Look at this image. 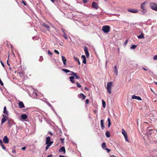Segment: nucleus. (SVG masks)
Instances as JSON below:
<instances>
[{
  "label": "nucleus",
  "instance_id": "6",
  "mask_svg": "<svg viewBox=\"0 0 157 157\" xmlns=\"http://www.w3.org/2000/svg\"><path fill=\"white\" fill-rule=\"evenodd\" d=\"M84 52L87 58L89 56V53L88 51V48L86 46H85L83 47Z\"/></svg>",
  "mask_w": 157,
  "mask_h": 157
},
{
  "label": "nucleus",
  "instance_id": "45",
  "mask_svg": "<svg viewBox=\"0 0 157 157\" xmlns=\"http://www.w3.org/2000/svg\"><path fill=\"white\" fill-rule=\"evenodd\" d=\"M48 54L49 55H50L51 56H52V53L51 52H50L49 51V50L48 51Z\"/></svg>",
  "mask_w": 157,
  "mask_h": 157
},
{
  "label": "nucleus",
  "instance_id": "1",
  "mask_svg": "<svg viewBox=\"0 0 157 157\" xmlns=\"http://www.w3.org/2000/svg\"><path fill=\"white\" fill-rule=\"evenodd\" d=\"M112 86V82H110L107 84L106 88L110 94L111 93Z\"/></svg>",
  "mask_w": 157,
  "mask_h": 157
},
{
  "label": "nucleus",
  "instance_id": "43",
  "mask_svg": "<svg viewBox=\"0 0 157 157\" xmlns=\"http://www.w3.org/2000/svg\"><path fill=\"white\" fill-rule=\"evenodd\" d=\"M21 2V3H23L25 6L26 5V2L24 1H22Z\"/></svg>",
  "mask_w": 157,
  "mask_h": 157
},
{
  "label": "nucleus",
  "instance_id": "29",
  "mask_svg": "<svg viewBox=\"0 0 157 157\" xmlns=\"http://www.w3.org/2000/svg\"><path fill=\"white\" fill-rule=\"evenodd\" d=\"M62 71H64V72H66V73H67L68 72H71V71L70 70L66 69H62Z\"/></svg>",
  "mask_w": 157,
  "mask_h": 157
},
{
  "label": "nucleus",
  "instance_id": "40",
  "mask_svg": "<svg viewBox=\"0 0 157 157\" xmlns=\"http://www.w3.org/2000/svg\"><path fill=\"white\" fill-rule=\"evenodd\" d=\"M19 74H20V76L21 77L23 75V73L22 72H20V73H19Z\"/></svg>",
  "mask_w": 157,
  "mask_h": 157
},
{
  "label": "nucleus",
  "instance_id": "35",
  "mask_svg": "<svg viewBox=\"0 0 157 157\" xmlns=\"http://www.w3.org/2000/svg\"><path fill=\"white\" fill-rule=\"evenodd\" d=\"M137 46V45H132V46L131 47V49H135V48H136Z\"/></svg>",
  "mask_w": 157,
  "mask_h": 157
},
{
  "label": "nucleus",
  "instance_id": "12",
  "mask_svg": "<svg viewBox=\"0 0 157 157\" xmlns=\"http://www.w3.org/2000/svg\"><path fill=\"white\" fill-rule=\"evenodd\" d=\"M132 99H136L140 101L142 100V99L139 96H137L135 95H133L132 96Z\"/></svg>",
  "mask_w": 157,
  "mask_h": 157
},
{
  "label": "nucleus",
  "instance_id": "30",
  "mask_svg": "<svg viewBox=\"0 0 157 157\" xmlns=\"http://www.w3.org/2000/svg\"><path fill=\"white\" fill-rule=\"evenodd\" d=\"M102 105H103V107L104 108H105L106 106V103H105V101L103 100H102Z\"/></svg>",
  "mask_w": 157,
  "mask_h": 157
},
{
  "label": "nucleus",
  "instance_id": "23",
  "mask_svg": "<svg viewBox=\"0 0 157 157\" xmlns=\"http://www.w3.org/2000/svg\"><path fill=\"white\" fill-rule=\"evenodd\" d=\"M3 113L6 115H8V112L6 110V106H4V108Z\"/></svg>",
  "mask_w": 157,
  "mask_h": 157
},
{
  "label": "nucleus",
  "instance_id": "36",
  "mask_svg": "<svg viewBox=\"0 0 157 157\" xmlns=\"http://www.w3.org/2000/svg\"><path fill=\"white\" fill-rule=\"evenodd\" d=\"M64 138H61L60 139V140H61V141L62 143L63 144H64Z\"/></svg>",
  "mask_w": 157,
  "mask_h": 157
},
{
  "label": "nucleus",
  "instance_id": "34",
  "mask_svg": "<svg viewBox=\"0 0 157 157\" xmlns=\"http://www.w3.org/2000/svg\"><path fill=\"white\" fill-rule=\"evenodd\" d=\"M76 86L78 88H80L81 87V85L78 83V82H76Z\"/></svg>",
  "mask_w": 157,
  "mask_h": 157
},
{
  "label": "nucleus",
  "instance_id": "20",
  "mask_svg": "<svg viewBox=\"0 0 157 157\" xmlns=\"http://www.w3.org/2000/svg\"><path fill=\"white\" fill-rule=\"evenodd\" d=\"M114 72L115 74L117 75H118V70L117 69V67L116 66H115L114 67Z\"/></svg>",
  "mask_w": 157,
  "mask_h": 157
},
{
  "label": "nucleus",
  "instance_id": "59",
  "mask_svg": "<svg viewBox=\"0 0 157 157\" xmlns=\"http://www.w3.org/2000/svg\"><path fill=\"white\" fill-rule=\"evenodd\" d=\"M62 32H63V34H64V33H65V32H64V30L63 29H62Z\"/></svg>",
  "mask_w": 157,
  "mask_h": 157
},
{
  "label": "nucleus",
  "instance_id": "19",
  "mask_svg": "<svg viewBox=\"0 0 157 157\" xmlns=\"http://www.w3.org/2000/svg\"><path fill=\"white\" fill-rule=\"evenodd\" d=\"M21 118L23 120H25L28 117L25 114H23L21 115Z\"/></svg>",
  "mask_w": 157,
  "mask_h": 157
},
{
  "label": "nucleus",
  "instance_id": "55",
  "mask_svg": "<svg viewBox=\"0 0 157 157\" xmlns=\"http://www.w3.org/2000/svg\"><path fill=\"white\" fill-rule=\"evenodd\" d=\"M3 144L2 140H0V145Z\"/></svg>",
  "mask_w": 157,
  "mask_h": 157
},
{
  "label": "nucleus",
  "instance_id": "4",
  "mask_svg": "<svg viewBox=\"0 0 157 157\" xmlns=\"http://www.w3.org/2000/svg\"><path fill=\"white\" fill-rule=\"evenodd\" d=\"M122 133L124 135L125 140L128 142H129L127 133L126 131L123 128L122 129Z\"/></svg>",
  "mask_w": 157,
  "mask_h": 157
},
{
  "label": "nucleus",
  "instance_id": "39",
  "mask_svg": "<svg viewBox=\"0 0 157 157\" xmlns=\"http://www.w3.org/2000/svg\"><path fill=\"white\" fill-rule=\"evenodd\" d=\"M153 59L154 60H156L157 59V55L155 56L153 58Z\"/></svg>",
  "mask_w": 157,
  "mask_h": 157
},
{
  "label": "nucleus",
  "instance_id": "63",
  "mask_svg": "<svg viewBox=\"0 0 157 157\" xmlns=\"http://www.w3.org/2000/svg\"><path fill=\"white\" fill-rule=\"evenodd\" d=\"M157 85V82H154Z\"/></svg>",
  "mask_w": 157,
  "mask_h": 157
},
{
  "label": "nucleus",
  "instance_id": "17",
  "mask_svg": "<svg viewBox=\"0 0 157 157\" xmlns=\"http://www.w3.org/2000/svg\"><path fill=\"white\" fill-rule=\"evenodd\" d=\"M101 129H104L105 128V126L104 124V120H101Z\"/></svg>",
  "mask_w": 157,
  "mask_h": 157
},
{
  "label": "nucleus",
  "instance_id": "51",
  "mask_svg": "<svg viewBox=\"0 0 157 157\" xmlns=\"http://www.w3.org/2000/svg\"><path fill=\"white\" fill-rule=\"evenodd\" d=\"M26 148V147H23L22 148V149L23 150H25V149Z\"/></svg>",
  "mask_w": 157,
  "mask_h": 157
},
{
  "label": "nucleus",
  "instance_id": "49",
  "mask_svg": "<svg viewBox=\"0 0 157 157\" xmlns=\"http://www.w3.org/2000/svg\"><path fill=\"white\" fill-rule=\"evenodd\" d=\"M12 153H16V151L15 149H13L12 151Z\"/></svg>",
  "mask_w": 157,
  "mask_h": 157
},
{
  "label": "nucleus",
  "instance_id": "16",
  "mask_svg": "<svg viewBox=\"0 0 157 157\" xmlns=\"http://www.w3.org/2000/svg\"><path fill=\"white\" fill-rule=\"evenodd\" d=\"M82 58L83 59L82 63L84 64H86V59L85 55H82L81 56Z\"/></svg>",
  "mask_w": 157,
  "mask_h": 157
},
{
  "label": "nucleus",
  "instance_id": "11",
  "mask_svg": "<svg viewBox=\"0 0 157 157\" xmlns=\"http://www.w3.org/2000/svg\"><path fill=\"white\" fill-rule=\"evenodd\" d=\"M3 141L5 144H7L9 143V140L7 136H6L4 137Z\"/></svg>",
  "mask_w": 157,
  "mask_h": 157
},
{
  "label": "nucleus",
  "instance_id": "25",
  "mask_svg": "<svg viewBox=\"0 0 157 157\" xmlns=\"http://www.w3.org/2000/svg\"><path fill=\"white\" fill-rule=\"evenodd\" d=\"M80 98L82 99V100H84L86 98V96L84 95V94L82 93H81L80 94Z\"/></svg>",
  "mask_w": 157,
  "mask_h": 157
},
{
  "label": "nucleus",
  "instance_id": "26",
  "mask_svg": "<svg viewBox=\"0 0 157 157\" xmlns=\"http://www.w3.org/2000/svg\"><path fill=\"white\" fill-rule=\"evenodd\" d=\"M101 147L103 149H105L106 148L105 143L104 142L102 143L101 145Z\"/></svg>",
  "mask_w": 157,
  "mask_h": 157
},
{
  "label": "nucleus",
  "instance_id": "32",
  "mask_svg": "<svg viewBox=\"0 0 157 157\" xmlns=\"http://www.w3.org/2000/svg\"><path fill=\"white\" fill-rule=\"evenodd\" d=\"M47 145L46 147V151H47L49 148V147L51 145V143L47 144Z\"/></svg>",
  "mask_w": 157,
  "mask_h": 157
},
{
  "label": "nucleus",
  "instance_id": "24",
  "mask_svg": "<svg viewBox=\"0 0 157 157\" xmlns=\"http://www.w3.org/2000/svg\"><path fill=\"white\" fill-rule=\"evenodd\" d=\"M139 39H142L144 38V35L143 33H142L140 35L138 36Z\"/></svg>",
  "mask_w": 157,
  "mask_h": 157
},
{
  "label": "nucleus",
  "instance_id": "48",
  "mask_svg": "<svg viewBox=\"0 0 157 157\" xmlns=\"http://www.w3.org/2000/svg\"><path fill=\"white\" fill-rule=\"evenodd\" d=\"M27 109H28L27 108H25V109H23L22 110L24 112H26V111H27Z\"/></svg>",
  "mask_w": 157,
  "mask_h": 157
},
{
  "label": "nucleus",
  "instance_id": "5",
  "mask_svg": "<svg viewBox=\"0 0 157 157\" xmlns=\"http://www.w3.org/2000/svg\"><path fill=\"white\" fill-rule=\"evenodd\" d=\"M150 6L152 10L157 11V5L155 3H151L150 4Z\"/></svg>",
  "mask_w": 157,
  "mask_h": 157
},
{
  "label": "nucleus",
  "instance_id": "60",
  "mask_svg": "<svg viewBox=\"0 0 157 157\" xmlns=\"http://www.w3.org/2000/svg\"><path fill=\"white\" fill-rule=\"evenodd\" d=\"M78 65H80V62L79 61V60L78 61Z\"/></svg>",
  "mask_w": 157,
  "mask_h": 157
},
{
  "label": "nucleus",
  "instance_id": "58",
  "mask_svg": "<svg viewBox=\"0 0 157 157\" xmlns=\"http://www.w3.org/2000/svg\"><path fill=\"white\" fill-rule=\"evenodd\" d=\"M59 157H66L64 156H63V155H59Z\"/></svg>",
  "mask_w": 157,
  "mask_h": 157
},
{
  "label": "nucleus",
  "instance_id": "9",
  "mask_svg": "<svg viewBox=\"0 0 157 157\" xmlns=\"http://www.w3.org/2000/svg\"><path fill=\"white\" fill-rule=\"evenodd\" d=\"M18 107L19 108H20V109L25 107V105H24L22 101H20L19 102Z\"/></svg>",
  "mask_w": 157,
  "mask_h": 157
},
{
  "label": "nucleus",
  "instance_id": "57",
  "mask_svg": "<svg viewBox=\"0 0 157 157\" xmlns=\"http://www.w3.org/2000/svg\"><path fill=\"white\" fill-rule=\"evenodd\" d=\"M142 69H143L144 70H145V71H147V70L146 69V68H144V67H143V68H142Z\"/></svg>",
  "mask_w": 157,
  "mask_h": 157
},
{
  "label": "nucleus",
  "instance_id": "21",
  "mask_svg": "<svg viewBox=\"0 0 157 157\" xmlns=\"http://www.w3.org/2000/svg\"><path fill=\"white\" fill-rule=\"evenodd\" d=\"M150 127H147V131H148V132L149 133V134L151 135V133H150V132L154 130V129L153 128H150Z\"/></svg>",
  "mask_w": 157,
  "mask_h": 157
},
{
  "label": "nucleus",
  "instance_id": "53",
  "mask_svg": "<svg viewBox=\"0 0 157 157\" xmlns=\"http://www.w3.org/2000/svg\"><path fill=\"white\" fill-rule=\"evenodd\" d=\"M128 43V40H126V41L124 43V44H126Z\"/></svg>",
  "mask_w": 157,
  "mask_h": 157
},
{
  "label": "nucleus",
  "instance_id": "62",
  "mask_svg": "<svg viewBox=\"0 0 157 157\" xmlns=\"http://www.w3.org/2000/svg\"><path fill=\"white\" fill-rule=\"evenodd\" d=\"M151 91L152 92H153V93H154V91H153V90H152V89H151Z\"/></svg>",
  "mask_w": 157,
  "mask_h": 157
},
{
  "label": "nucleus",
  "instance_id": "22",
  "mask_svg": "<svg viewBox=\"0 0 157 157\" xmlns=\"http://www.w3.org/2000/svg\"><path fill=\"white\" fill-rule=\"evenodd\" d=\"M43 25L44 27L47 28L48 29V31H49V29L50 28V27L48 24L45 23H43Z\"/></svg>",
  "mask_w": 157,
  "mask_h": 157
},
{
  "label": "nucleus",
  "instance_id": "7",
  "mask_svg": "<svg viewBox=\"0 0 157 157\" xmlns=\"http://www.w3.org/2000/svg\"><path fill=\"white\" fill-rule=\"evenodd\" d=\"M92 7L95 10H97L98 8V6L97 3L93 2L92 4Z\"/></svg>",
  "mask_w": 157,
  "mask_h": 157
},
{
  "label": "nucleus",
  "instance_id": "64",
  "mask_svg": "<svg viewBox=\"0 0 157 157\" xmlns=\"http://www.w3.org/2000/svg\"><path fill=\"white\" fill-rule=\"evenodd\" d=\"M52 1V2L53 3H54V1H53V0H52V1Z\"/></svg>",
  "mask_w": 157,
  "mask_h": 157
},
{
  "label": "nucleus",
  "instance_id": "52",
  "mask_svg": "<svg viewBox=\"0 0 157 157\" xmlns=\"http://www.w3.org/2000/svg\"><path fill=\"white\" fill-rule=\"evenodd\" d=\"M48 133L50 134L51 135H53V134L51 132H48Z\"/></svg>",
  "mask_w": 157,
  "mask_h": 157
},
{
  "label": "nucleus",
  "instance_id": "42",
  "mask_svg": "<svg viewBox=\"0 0 157 157\" xmlns=\"http://www.w3.org/2000/svg\"><path fill=\"white\" fill-rule=\"evenodd\" d=\"M9 55L8 56V59L7 60V64L9 66L10 65V64L9 63Z\"/></svg>",
  "mask_w": 157,
  "mask_h": 157
},
{
  "label": "nucleus",
  "instance_id": "38",
  "mask_svg": "<svg viewBox=\"0 0 157 157\" xmlns=\"http://www.w3.org/2000/svg\"><path fill=\"white\" fill-rule=\"evenodd\" d=\"M54 52L56 53H57L58 54H59V52L57 50H54Z\"/></svg>",
  "mask_w": 157,
  "mask_h": 157
},
{
  "label": "nucleus",
  "instance_id": "10",
  "mask_svg": "<svg viewBox=\"0 0 157 157\" xmlns=\"http://www.w3.org/2000/svg\"><path fill=\"white\" fill-rule=\"evenodd\" d=\"M128 11L131 13H137L138 12V10L137 9H128Z\"/></svg>",
  "mask_w": 157,
  "mask_h": 157
},
{
  "label": "nucleus",
  "instance_id": "31",
  "mask_svg": "<svg viewBox=\"0 0 157 157\" xmlns=\"http://www.w3.org/2000/svg\"><path fill=\"white\" fill-rule=\"evenodd\" d=\"M63 36L65 39H67L68 38L67 35V34L65 33H64V34H63Z\"/></svg>",
  "mask_w": 157,
  "mask_h": 157
},
{
  "label": "nucleus",
  "instance_id": "47",
  "mask_svg": "<svg viewBox=\"0 0 157 157\" xmlns=\"http://www.w3.org/2000/svg\"><path fill=\"white\" fill-rule=\"evenodd\" d=\"M70 72L71 73L69 74L70 75H73V73H75V72H72V71H71V72Z\"/></svg>",
  "mask_w": 157,
  "mask_h": 157
},
{
  "label": "nucleus",
  "instance_id": "27",
  "mask_svg": "<svg viewBox=\"0 0 157 157\" xmlns=\"http://www.w3.org/2000/svg\"><path fill=\"white\" fill-rule=\"evenodd\" d=\"M73 75L75 76V79H78L80 78V77L76 73H73Z\"/></svg>",
  "mask_w": 157,
  "mask_h": 157
},
{
  "label": "nucleus",
  "instance_id": "33",
  "mask_svg": "<svg viewBox=\"0 0 157 157\" xmlns=\"http://www.w3.org/2000/svg\"><path fill=\"white\" fill-rule=\"evenodd\" d=\"M108 126L109 127L111 125V121H110V119H109V118H108Z\"/></svg>",
  "mask_w": 157,
  "mask_h": 157
},
{
  "label": "nucleus",
  "instance_id": "8",
  "mask_svg": "<svg viewBox=\"0 0 157 157\" xmlns=\"http://www.w3.org/2000/svg\"><path fill=\"white\" fill-rule=\"evenodd\" d=\"M53 142L51 141L50 140V138L49 136L46 137V144H48L51 143V144L53 143Z\"/></svg>",
  "mask_w": 157,
  "mask_h": 157
},
{
  "label": "nucleus",
  "instance_id": "3",
  "mask_svg": "<svg viewBox=\"0 0 157 157\" xmlns=\"http://www.w3.org/2000/svg\"><path fill=\"white\" fill-rule=\"evenodd\" d=\"M110 29V27L108 25H105L102 27V30L105 33H108Z\"/></svg>",
  "mask_w": 157,
  "mask_h": 157
},
{
  "label": "nucleus",
  "instance_id": "50",
  "mask_svg": "<svg viewBox=\"0 0 157 157\" xmlns=\"http://www.w3.org/2000/svg\"><path fill=\"white\" fill-rule=\"evenodd\" d=\"M0 62L2 64V66H3V67H4V63H2V61H0Z\"/></svg>",
  "mask_w": 157,
  "mask_h": 157
},
{
  "label": "nucleus",
  "instance_id": "28",
  "mask_svg": "<svg viewBox=\"0 0 157 157\" xmlns=\"http://www.w3.org/2000/svg\"><path fill=\"white\" fill-rule=\"evenodd\" d=\"M105 135L107 137H110V135L109 132L107 131L105 132Z\"/></svg>",
  "mask_w": 157,
  "mask_h": 157
},
{
  "label": "nucleus",
  "instance_id": "13",
  "mask_svg": "<svg viewBox=\"0 0 157 157\" xmlns=\"http://www.w3.org/2000/svg\"><path fill=\"white\" fill-rule=\"evenodd\" d=\"M59 152H63V154H65L66 152V150L64 147H61L59 150Z\"/></svg>",
  "mask_w": 157,
  "mask_h": 157
},
{
  "label": "nucleus",
  "instance_id": "61",
  "mask_svg": "<svg viewBox=\"0 0 157 157\" xmlns=\"http://www.w3.org/2000/svg\"><path fill=\"white\" fill-rule=\"evenodd\" d=\"M85 89L86 90H88V89L86 87H85Z\"/></svg>",
  "mask_w": 157,
  "mask_h": 157
},
{
  "label": "nucleus",
  "instance_id": "56",
  "mask_svg": "<svg viewBox=\"0 0 157 157\" xmlns=\"http://www.w3.org/2000/svg\"><path fill=\"white\" fill-rule=\"evenodd\" d=\"M52 157V155H50L47 156V157Z\"/></svg>",
  "mask_w": 157,
  "mask_h": 157
},
{
  "label": "nucleus",
  "instance_id": "46",
  "mask_svg": "<svg viewBox=\"0 0 157 157\" xmlns=\"http://www.w3.org/2000/svg\"><path fill=\"white\" fill-rule=\"evenodd\" d=\"M105 150H106L107 151V152L108 153L109 152L111 151L110 149L107 148H106Z\"/></svg>",
  "mask_w": 157,
  "mask_h": 157
},
{
  "label": "nucleus",
  "instance_id": "44",
  "mask_svg": "<svg viewBox=\"0 0 157 157\" xmlns=\"http://www.w3.org/2000/svg\"><path fill=\"white\" fill-rule=\"evenodd\" d=\"M89 102V100L88 99H86V104H88Z\"/></svg>",
  "mask_w": 157,
  "mask_h": 157
},
{
  "label": "nucleus",
  "instance_id": "14",
  "mask_svg": "<svg viewBox=\"0 0 157 157\" xmlns=\"http://www.w3.org/2000/svg\"><path fill=\"white\" fill-rule=\"evenodd\" d=\"M3 117L2 119L1 124L3 123L6 120L7 117L4 115H3Z\"/></svg>",
  "mask_w": 157,
  "mask_h": 157
},
{
  "label": "nucleus",
  "instance_id": "54",
  "mask_svg": "<svg viewBox=\"0 0 157 157\" xmlns=\"http://www.w3.org/2000/svg\"><path fill=\"white\" fill-rule=\"evenodd\" d=\"M88 1H83V2L84 3H86Z\"/></svg>",
  "mask_w": 157,
  "mask_h": 157
},
{
  "label": "nucleus",
  "instance_id": "41",
  "mask_svg": "<svg viewBox=\"0 0 157 157\" xmlns=\"http://www.w3.org/2000/svg\"><path fill=\"white\" fill-rule=\"evenodd\" d=\"M74 59L75 61L77 62L78 61V60H79V59L78 58L75 57H74Z\"/></svg>",
  "mask_w": 157,
  "mask_h": 157
},
{
  "label": "nucleus",
  "instance_id": "15",
  "mask_svg": "<svg viewBox=\"0 0 157 157\" xmlns=\"http://www.w3.org/2000/svg\"><path fill=\"white\" fill-rule=\"evenodd\" d=\"M74 78L75 77L73 76H71L69 78L70 81L73 83L75 82V80H74Z\"/></svg>",
  "mask_w": 157,
  "mask_h": 157
},
{
  "label": "nucleus",
  "instance_id": "18",
  "mask_svg": "<svg viewBox=\"0 0 157 157\" xmlns=\"http://www.w3.org/2000/svg\"><path fill=\"white\" fill-rule=\"evenodd\" d=\"M62 60H63V64L64 65H66V61H67V60L65 59V57H64L63 56H62Z\"/></svg>",
  "mask_w": 157,
  "mask_h": 157
},
{
  "label": "nucleus",
  "instance_id": "37",
  "mask_svg": "<svg viewBox=\"0 0 157 157\" xmlns=\"http://www.w3.org/2000/svg\"><path fill=\"white\" fill-rule=\"evenodd\" d=\"M0 145L2 146L3 149H4V150H5L6 149V148L3 145V144H0Z\"/></svg>",
  "mask_w": 157,
  "mask_h": 157
},
{
  "label": "nucleus",
  "instance_id": "2",
  "mask_svg": "<svg viewBox=\"0 0 157 157\" xmlns=\"http://www.w3.org/2000/svg\"><path fill=\"white\" fill-rule=\"evenodd\" d=\"M146 2H145L141 5L140 7L142 10V12L143 13H144L146 11Z\"/></svg>",
  "mask_w": 157,
  "mask_h": 157
}]
</instances>
